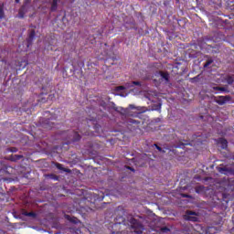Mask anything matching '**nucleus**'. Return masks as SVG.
Returning a JSON list of instances; mask_svg holds the SVG:
<instances>
[{"mask_svg":"<svg viewBox=\"0 0 234 234\" xmlns=\"http://www.w3.org/2000/svg\"><path fill=\"white\" fill-rule=\"evenodd\" d=\"M5 17V12L3 11V4H0V19Z\"/></svg>","mask_w":234,"mask_h":234,"instance_id":"12","label":"nucleus"},{"mask_svg":"<svg viewBox=\"0 0 234 234\" xmlns=\"http://www.w3.org/2000/svg\"><path fill=\"white\" fill-rule=\"evenodd\" d=\"M58 10V0H53L51 4V12H56Z\"/></svg>","mask_w":234,"mask_h":234,"instance_id":"7","label":"nucleus"},{"mask_svg":"<svg viewBox=\"0 0 234 234\" xmlns=\"http://www.w3.org/2000/svg\"><path fill=\"white\" fill-rule=\"evenodd\" d=\"M159 76L161 80H165V81H169V74L165 72H160Z\"/></svg>","mask_w":234,"mask_h":234,"instance_id":"6","label":"nucleus"},{"mask_svg":"<svg viewBox=\"0 0 234 234\" xmlns=\"http://www.w3.org/2000/svg\"><path fill=\"white\" fill-rule=\"evenodd\" d=\"M154 145H155L156 149H158L159 151H162V148L160 146H158L156 144H154Z\"/></svg>","mask_w":234,"mask_h":234,"instance_id":"21","label":"nucleus"},{"mask_svg":"<svg viewBox=\"0 0 234 234\" xmlns=\"http://www.w3.org/2000/svg\"><path fill=\"white\" fill-rule=\"evenodd\" d=\"M30 10H34V7L30 5V4L26 3L19 10L18 12V17L20 19H23L25 17V14H27V12H30Z\"/></svg>","mask_w":234,"mask_h":234,"instance_id":"2","label":"nucleus"},{"mask_svg":"<svg viewBox=\"0 0 234 234\" xmlns=\"http://www.w3.org/2000/svg\"><path fill=\"white\" fill-rule=\"evenodd\" d=\"M56 166H57L58 169H60V170H62V171H67V169H64V168H63V165L57 164Z\"/></svg>","mask_w":234,"mask_h":234,"instance_id":"15","label":"nucleus"},{"mask_svg":"<svg viewBox=\"0 0 234 234\" xmlns=\"http://www.w3.org/2000/svg\"><path fill=\"white\" fill-rule=\"evenodd\" d=\"M231 101V97L229 96H219V97H215L214 101L218 103V105H226L228 101Z\"/></svg>","mask_w":234,"mask_h":234,"instance_id":"4","label":"nucleus"},{"mask_svg":"<svg viewBox=\"0 0 234 234\" xmlns=\"http://www.w3.org/2000/svg\"><path fill=\"white\" fill-rule=\"evenodd\" d=\"M219 143L221 144L222 149H226V147H228V141L226 139H220Z\"/></svg>","mask_w":234,"mask_h":234,"instance_id":"8","label":"nucleus"},{"mask_svg":"<svg viewBox=\"0 0 234 234\" xmlns=\"http://www.w3.org/2000/svg\"><path fill=\"white\" fill-rule=\"evenodd\" d=\"M213 89L214 90H221L222 92L228 91V89H226L225 87H214Z\"/></svg>","mask_w":234,"mask_h":234,"instance_id":"10","label":"nucleus"},{"mask_svg":"<svg viewBox=\"0 0 234 234\" xmlns=\"http://www.w3.org/2000/svg\"><path fill=\"white\" fill-rule=\"evenodd\" d=\"M211 63H213V60H212V59H208V60L205 63L204 67H205V68H207V67H209V65H211Z\"/></svg>","mask_w":234,"mask_h":234,"instance_id":"14","label":"nucleus"},{"mask_svg":"<svg viewBox=\"0 0 234 234\" xmlns=\"http://www.w3.org/2000/svg\"><path fill=\"white\" fill-rule=\"evenodd\" d=\"M27 67V62H24L23 68Z\"/></svg>","mask_w":234,"mask_h":234,"instance_id":"23","label":"nucleus"},{"mask_svg":"<svg viewBox=\"0 0 234 234\" xmlns=\"http://www.w3.org/2000/svg\"><path fill=\"white\" fill-rule=\"evenodd\" d=\"M134 85H137L140 87V81H133L132 83H127L125 86H118L115 88L116 92H122V90H125V89H131V87H134Z\"/></svg>","mask_w":234,"mask_h":234,"instance_id":"5","label":"nucleus"},{"mask_svg":"<svg viewBox=\"0 0 234 234\" xmlns=\"http://www.w3.org/2000/svg\"><path fill=\"white\" fill-rule=\"evenodd\" d=\"M161 231H162L163 233H167V232H169V229H167V228H163V229H161Z\"/></svg>","mask_w":234,"mask_h":234,"instance_id":"17","label":"nucleus"},{"mask_svg":"<svg viewBox=\"0 0 234 234\" xmlns=\"http://www.w3.org/2000/svg\"><path fill=\"white\" fill-rule=\"evenodd\" d=\"M121 96H123V94H121Z\"/></svg>","mask_w":234,"mask_h":234,"instance_id":"26","label":"nucleus"},{"mask_svg":"<svg viewBox=\"0 0 234 234\" xmlns=\"http://www.w3.org/2000/svg\"><path fill=\"white\" fill-rule=\"evenodd\" d=\"M130 109H134V105H130Z\"/></svg>","mask_w":234,"mask_h":234,"instance_id":"22","label":"nucleus"},{"mask_svg":"<svg viewBox=\"0 0 234 234\" xmlns=\"http://www.w3.org/2000/svg\"><path fill=\"white\" fill-rule=\"evenodd\" d=\"M80 134H79V133H75V138H74V140H75V141H78V140H80Z\"/></svg>","mask_w":234,"mask_h":234,"instance_id":"18","label":"nucleus"},{"mask_svg":"<svg viewBox=\"0 0 234 234\" xmlns=\"http://www.w3.org/2000/svg\"><path fill=\"white\" fill-rule=\"evenodd\" d=\"M226 80H227V83H229V85H231V83H233V81H234V78L231 76H228L226 78Z\"/></svg>","mask_w":234,"mask_h":234,"instance_id":"11","label":"nucleus"},{"mask_svg":"<svg viewBox=\"0 0 234 234\" xmlns=\"http://www.w3.org/2000/svg\"><path fill=\"white\" fill-rule=\"evenodd\" d=\"M132 224V229H133V232L136 234H142V231H144V226L138 222L135 218L131 219Z\"/></svg>","mask_w":234,"mask_h":234,"instance_id":"1","label":"nucleus"},{"mask_svg":"<svg viewBox=\"0 0 234 234\" xmlns=\"http://www.w3.org/2000/svg\"><path fill=\"white\" fill-rule=\"evenodd\" d=\"M190 145H193V143H191Z\"/></svg>","mask_w":234,"mask_h":234,"instance_id":"25","label":"nucleus"},{"mask_svg":"<svg viewBox=\"0 0 234 234\" xmlns=\"http://www.w3.org/2000/svg\"><path fill=\"white\" fill-rule=\"evenodd\" d=\"M16 3H19V0H16Z\"/></svg>","mask_w":234,"mask_h":234,"instance_id":"24","label":"nucleus"},{"mask_svg":"<svg viewBox=\"0 0 234 234\" xmlns=\"http://www.w3.org/2000/svg\"><path fill=\"white\" fill-rule=\"evenodd\" d=\"M184 218H185V220H190V222H197V221H198V214L197 212L188 210L184 215Z\"/></svg>","mask_w":234,"mask_h":234,"instance_id":"3","label":"nucleus"},{"mask_svg":"<svg viewBox=\"0 0 234 234\" xmlns=\"http://www.w3.org/2000/svg\"><path fill=\"white\" fill-rule=\"evenodd\" d=\"M137 111H139V112H144V110H142V107H137Z\"/></svg>","mask_w":234,"mask_h":234,"instance_id":"20","label":"nucleus"},{"mask_svg":"<svg viewBox=\"0 0 234 234\" xmlns=\"http://www.w3.org/2000/svg\"><path fill=\"white\" fill-rule=\"evenodd\" d=\"M46 129H52V122H48L45 124Z\"/></svg>","mask_w":234,"mask_h":234,"instance_id":"16","label":"nucleus"},{"mask_svg":"<svg viewBox=\"0 0 234 234\" xmlns=\"http://www.w3.org/2000/svg\"><path fill=\"white\" fill-rule=\"evenodd\" d=\"M26 217H35V214L33 212H27V211H24L23 213Z\"/></svg>","mask_w":234,"mask_h":234,"instance_id":"13","label":"nucleus"},{"mask_svg":"<svg viewBox=\"0 0 234 234\" xmlns=\"http://www.w3.org/2000/svg\"><path fill=\"white\" fill-rule=\"evenodd\" d=\"M202 141H200V135H198L197 137V141H196V144H197V145H198V144H200Z\"/></svg>","mask_w":234,"mask_h":234,"instance_id":"19","label":"nucleus"},{"mask_svg":"<svg viewBox=\"0 0 234 234\" xmlns=\"http://www.w3.org/2000/svg\"><path fill=\"white\" fill-rule=\"evenodd\" d=\"M35 37H36V31H35V30H32V31L29 33L28 41H32V39H34Z\"/></svg>","mask_w":234,"mask_h":234,"instance_id":"9","label":"nucleus"}]
</instances>
